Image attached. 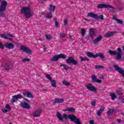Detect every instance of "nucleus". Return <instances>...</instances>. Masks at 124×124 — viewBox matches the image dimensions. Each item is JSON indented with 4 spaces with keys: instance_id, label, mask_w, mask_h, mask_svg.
<instances>
[{
    "instance_id": "1",
    "label": "nucleus",
    "mask_w": 124,
    "mask_h": 124,
    "mask_svg": "<svg viewBox=\"0 0 124 124\" xmlns=\"http://www.w3.org/2000/svg\"><path fill=\"white\" fill-rule=\"evenodd\" d=\"M56 116L58 120L61 121V122H63V119H65L66 121H67V119H69L71 122H73L76 124H82L81 121H80V119L76 118V116L73 114H68L67 115V114L63 113L62 115L60 112L57 111L56 112Z\"/></svg>"
},
{
    "instance_id": "2",
    "label": "nucleus",
    "mask_w": 124,
    "mask_h": 124,
    "mask_svg": "<svg viewBox=\"0 0 124 124\" xmlns=\"http://www.w3.org/2000/svg\"><path fill=\"white\" fill-rule=\"evenodd\" d=\"M118 53H117V51H113L111 50H108V53L110 56H113L114 55V56H116V60L117 61H119V60H121L122 59V55H123V52H122V49L121 48L118 47L117 48Z\"/></svg>"
},
{
    "instance_id": "3",
    "label": "nucleus",
    "mask_w": 124,
    "mask_h": 124,
    "mask_svg": "<svg viewBox=\"0 0 124 124\" xmlns=\"http://www.w3.org/2000/svg\"><path fill=\"white\" fill-rule=\"evenodd\" d=\"M7 1L3 0L1 1V5H0V16L1 17H3L5 16V13L4 11L6 10V6H7Z\"/></svg>"
},
{
    "instance_id": "4",
    "label": "nucleus",
    "mask_w": 124,
    "mask_h": 124,
    "mask_svg": "<svg viewBox=\"0 0 124 124\" xmlns=\"http://www.w3.org/2000/svg\"><path fill=\"white\" fill-rule=\"evenodd\" d=\"M31 10L30 7H24L21 9V13L25 14V16L27 19H30L32 15L31 13Z\"/></svg>"
},
{
    "instance_id": "5",
    "label": "nucleus",
    "mask_w": 124,
    "mask_h": 124,
    "mask_svg": "<svg viewBox=\"0 0 124 124\" xmlns=\"http://www.w3.org/2000/svg\"><path fill=\"white\" fill-rule=\"evenodd\" d=\"M87 16L88 17H91V18H93V19H96V20H98V19H100L101 20L104 19L103 15H101L100 16H98V15L95 14L93 13H88L87 14Z\"/></svg>"
},
{
    "instance_id": "6",
    "label": "nucleus",
    "mask_w": 124,
    "mask_h": 124,
    "mask_svg": "<svg viewBox=\"0 0 124 124\" xmlns=\"http://www.w3.org/2000/svg\"><path fill=\"white\" fill-rule=\"evenodd\" d=\"M66 62L67 64H73L74 65H77L78 64V61L75 60L73 57H69L67 60H66Z\"/></svg>"
},
{
    "instance_id": "7",
    "label": "nucleus",
    "mask_w": 124,
    "mask_h": 124,
    "mask_svg": "<svg viewBox=\"0 0 124 124\" xmlns=\"http://www.w3.org/2000/svg\"><path fill=\"white\" fill-rule=\"evenodd\" d=\"M97 8L99 9H102L103 8H111V9H115L113 6L108 5V4H100L97 6Z\"/></svg>"
},
{
    "instance_id": "8",
    "label": "nucleus",
    "mask_w": 124,
    "mask_h": 124,
    "mask_svg": "<svg viewBox=\"0 0 124 124\" xmlns=\"http://www.w3.org/2000/svg\"><path fill=\"white\" fill-rule=\"evenodd\" d=\"M21 98H23V96L21 95V94H18L17 95H16L12 96V98L11 100V103H14V102H16V100H18V99H21Z\"/></svg>"
},
{
    "instance_id": "9",
    "label": "nucleus",
    "mask_w": 124,
    "mask_h": 124,
    "mask_svg": "<svg viewBox=\"0 0 124 124\" xmlns=\"http://www.w3.org/2000/svg\"><path fill=\"white\" fill-rule=\"evenodd\" d=\"M20 50H22L23 51V52H25L27 54H29V55H31L32 54V52L31 50L28 48V47H27L24 46H22L20 47Z\"/></svg>"
},
{
    "instance_id": "10",
    "label": "nucleus",
    "mask_w": 124,
    "mask_h": 124,
    "mask_svg": "<svg viewBox=\"0 0 124 124\" xmlns=\"http://www.w3.org/2000/svg\"><path fill=\"white\" fill-rule=\"evenodd\" d=\"M95 31V30L94 29V28H91L90 30L89 36V37H91V38L92 39H93V38H94V36L96 35Z\"/></svg>"
},
{
    "instance_id": "11",
    "label": "nucleus",
    "mask_w": 124,
    "mask_h": 124,
    "mask_svg": "<svg viewBox=\"0 0 124 124\" xmlns=\"http://www.w3.org/2000/svg\"><path fill=\"white\" fill-rule=\"evenodd\" d=\"M114 67L117 72H119V73L121 74L122 76L124 77V70L123 69L120 68L118 65H114Z\"/></svg>"
},
{
    "instance_id": "12",
    "label": "nucleus",
    "mask_w": 124,
    "mask_h": 124,
    "mask_svg": "<svg viewBox=\"0 0 124 124\" xmlns=\"http://www.w3.org/2000/svg\"><path fill=\"white\" fill-rule=\"evenodd\" d=\"M86 87L87 89H88V91H91V92H94L95 93H96V89L93 84H89L88 85H86L85 86Z\"/></svg>"
},
{
    "instance_id": "13",
    "label": "nucleus",
    "mask_w": 124,
    "mask_h": 124,
    "mask_svg": "<svg viewBox=\"0 0 124 124\" xmlns=\"http://www.w3.org/2000/svg\"><path fill=\"white\" fill-rule=\"evenodd\" d=\"M102 35H99L96 39L93 40V44L96 45V44H97L99 42H100L101 40H102Z\"/></svg>"
},
{
    "instance_id": "14",
    "label": "nucleus",
    "mask_w": 124,
    "mask_h": 124,
    "mask_svg": "<svg viewBox=\"0 0 124 124\" xmlns=\"http://www.w3.org/2000/svg\"><path fill=\"white\" fill-rule=\"evenodd\" d=\"M20 105L21 107H22V108H24V109H31V106H30V105L26 102L20 104Z\"/></svg>"
},
{
    "instance_id": "15",
    "label": "nucleus",
    "mask_w": 124,
    "mask_h": 124,
    "mask_svg": "<svg viewBox=\"0 0 124 124\" xmlns=\"http://www.w3.org/2000/svg\"><path fill=\"white\" fill-rule=\"evenodd\" d=\"M41 113H42V110L40 109H37L35 110V111L33 112L32 116L33 117H39Z\"/></svg>"
},
{
    "instance_id": "16",
    "label": "nucleus",
    "mask_w": 124,
    "mask_h": 124,
    "mask_svg": "<svg viewBox=\"0 0 124 124\" xmlns=\"http://www.w3.org/2000/svg\"><path fill=\"white\" fill-rule=\"evenodd\" d=\"M91 78L92 79L93 82L94 83H99V84L101 83V82H102L101 80L97 79L96 76H95V75H92Z\"/></svg>"
},
{
    "instance_id": "17",
    "label": "nucleus",
    "mask_w": 124,
    "mask_h": 124,
    "mask_svg": "<svg viewBox=\"0 0 124 124\" xmlns=\"http://www.w3.org/2000/svg\"><path fill=\"white\" fill-rule=\"evenodd\" d=\"M4 46L5 48H7L8 49H13L14 48V44L13 43H5Z\"/></svg>"
},
{
    "instance_id": "18",
    "label": "nucleus",
    "mask_w": 124,
    "mask_h": 124,
    "mask_svg": "<svg viewBox=\"0 0 124 124\" xmlns=\"http://www.w3.org/2000/svg\"><path fill=\"white\" fill-rule=\"evenodd\" d=\"M115 33H117V31H113V32L108 31V32L106 33L104 36L105 37H112L114 35V34H115Z\"/></svg>"
},
{
    "instance_id": "19",
    "label": "nucleus",
    "mask_w": 124,
    "mask_h": 124,
    "mask_svg": "<svg viewBox=\"0 0 124 124\" xmlns=\"http://www.w3.org/2000/svg\"><path fill=\"white\" fill-rule=\"evenodd\" d=\"M63 101H64V100L62 98H55L52 102L56 104V103H62Z\"/></svg>"
},
{
    "instance_id": "20",
    "label": "nucleus",
    "mask_w": 124,
    "mask_h": 124,
    "mask_svg": "<svg viewBox=\"0 0 124 124\" xmlns=\"http://www.w3.org/2000/svg\"><path fill=\"white\" fill-rule=\"evenodd\" d=\"M24 96H27V97H30L31 98H33V95L32 94L31 92H27L23 93Z\"/></svg>"
},
{
    "instance_id": "21",
    "label": "nucleus",
    "mask_w": 124,
    "mask_h": 124,
    "mask_svg": "<svg viewBox=\"0 0 124 124\" xmlns=\"http://www.w3.org/2000/svg\"><path fill=\"white\" fill-rule=\"evenodd\" d=\"M86 54L88 58H93L95 59V54H94L93 52H86Z\"/></svg>"
},
{
    "instance_id": "22",
    "label": "nucleus",
    "mask_w": 124,
    "mask_h": 124,
    "mask_svg": "<svg viewBox=\"0 0 124 124\" xmlns=\"http://www.w3.org/2000/svg\"><path fill=\"white\" fill-rule=\"evenodd\" d=\"M59 55H55L53 56L51 59H50V62H58V61H59Z\"/></svg>"
},
{
    "instance_id": "23",
    "label": "nucleus",
    "mask_w": 124,
    "mask_h": 124,
    "mask_svg": "<svg viewBox=\"0 0 124 124\" xmlns=\"http://www.w3.org/2000/svg\"><path fill=\"white\" fill-rule=\"evenodd\" d=\"M98 57L101 58V59H105V56H104V54L102 53H99V54H95V58H98Z\"/></svg>"
},
{
    "instance_id": "24",
    "label": "nucleus",
    "mask_w": 124,
    "mask_h": 124,
    "mask_svg": "<svg viewBox=\"0 0 124 124\" xmlns=\"http://www.w3.org/2000/svg\"><path fill=\"white\" fill-rule=\"evenodd\" d=\"M65 111H67L68 112H71V113H75V109L73 108H67L65 109Z\"/></svg>"
},
{
    "instance_id": "25",
    "label": "nucleus",
    "mask_w": 124,
    "mask_h": 124,
    "mask_svg": "<svg viewBox=\"0 0 124 124\" xmlns=\"http://www.w3.org/2000/svg\"><path fill=\"white\" fill-rule=\"evenodd\" d=\"M103 111H104V107H102L99 110L97 111V116H101V114H102Z\"/></svg>"
},
{
    "instance_id": "26",
    "label": "nucleus",
    "mask_w": 124,
    "mask_h": 124,
    "mask_svg": "<svg viewBox=\"0 0 124 124\" xmlns=\"http://www.w3.org/2000/svg\"><path fill=\"white\" fill-rule=\"evenodd\" d=\"M56 9V7L55 6H53V5H49V8L48 9V10L50 11V12H55V10Z\"/></svg>"
},
{
    "instance_id": "27",
    "label": "nucleus",
    "mask_w": 124,
    "mask_h": 124,
    "mask_svg": "<svg viewBox=\"0 0 124 124\" xmlns=\"http://www.w3.org/2000/svg\"><path fill=\"white\" fill-rule=\"evenodd\" d=\"M63 66L64 69L66 71H67L68 70V69H72V67H68L67 68L66 67V65L64 64H61L60 65V67Z\"/></svg>"
},
{
    "instance_id": "28",
    "label": "nucleus",
    "mask_w": 124,
    "mask_h": 124,
    "mask_svg": "<svg viewBox=\"0 0 124 124\" xmlns=\"http://www.w3.org/2000/svg\"><path fill=\"white\" fill-rule=\"evenodd\" d=\"M50 83L51 84L52 87L53 88H57V85L56 84H57V82L56 80L51 79V80H50Z\"/></svg>"
},
{
    "instance_id": "29",
    "label": "nucleus",
    "mask_w": 124,
    "mask_h": 124,
    "mask_svg": "<svg viewBox=\"0 0 124 124\" xmlns=\"http://www.w3.org/2000/svg\"><path fill=\"white\" fill-rule=\"evenodd\" d=\"M107 113L108 116H111V115H113V113H114V109L113 108H110L108 109Z\"/></svg>"
},
{
    "instance_id": "30",
    "label": "nucleus",
    "mask_w": 124,
    "mask_h": 124,
    "mask_svg": "<svg viewBox=\"0 0 124 124\" xmlns=\"http://www.w3.org/2000/svg\"><path fill=\"white\" fill-rule=\"evenodd\" d=\"M53 17V13L52 12H49L48 14L46 15V18H47V19H51V18Z\"/></svg>"
},
{
    "instance_id": "31",
    "label": "nucleus",
    "mask_w": 124,
    "mask_h": 124,
    "mask_svg": "<svg viewBox=\"0 0 124 124\" xmlns=\"http://www.w3.org/2000/svg\"><path fill=\"white\" fill-rule=\"evenodd\" d=\"M110 96H111V99L112 100H115V98L117 97V96H116V94H115V93H110Z\"/></svg>"
},
{
    "instance_id": "32",
    "label": "nucleus",
    "mask_w": 124,
    "mask_h": 124,
    "mask_svg": "<svg viewBox=\"0 0 124 124\" xmlns=\"http://www.w3.org/2000/svg\"><path fill=\"white\" fill-rule=\"evenodd\" d=\"M79 59H80L81 62H84V61H87V62H89V61H90V59L87 58L86 57H83L82 56L80 57Z\"/></svg>"
},
{
    "instance_id": "33",
    "label": "nucleus",
    "mask_w": 124,
    "mask_h": 124,
    "mask_svg": "<svg viewBox=\"0 0 124 124\" xmlns=\"http://www.w3.org/2000/svg\"><path fill=\"white\" fill-rule=\"evenodd\" d=\"M58 57L59 59H66V55H65L64 54H60L58 55Z\"/></svg>"
},
{
    "instance_id": "34",
    "label": "nucleus",
    "mask_w": 124,
    "mask_h": 124,
    "mask_svg": "<svg viewBox=\"0 0 124 124\" xmlns=\"http://www.w3.org/2000/svg\"><path fill=\"white\" fill-rule=\"evenodd\" d=\"M81 35H82V36H85V35L86 34V30H85V29L81 28Z\"/></svg>"
},
{
    "instance_id": "35",
    "label": "nucleus",
    "mask_w": 124,
    "mask_h": 124,
    "mask_svg": "<svg viewBox=\"0 0 124 124\" xmlns=\"http://www.w3.org/2000/svg\"><path fill=\"white\" fill-rule=\"evenodd\" d=\"M62 84H63L65 86H70V83L65 81V80H63L62 82Z\"/></svg>"
},
{
    "instance_id": "36",
    "label": "nucleus",
    "mask_w": 124,
    "mask_h": 124,
    "mask_svg": "<svg viewBox=\"0 0 124 124\" xmlns=\"http://www.w3.org/2000/svg\"><path fill=\"white\" fill-rule=\"evenodd\" d=\"M5 108H6V109H7V110L8 111H11V107H10V106H9V105L6 104L5 105Z\"/></svg>"
},
{
    "instance_id": "37",
    "label": "nucleus",
    "mask_w": 124,
    "mask_h": 124,
    "mask_svg": "<svg viewBox=\"0 0 124 124\" xmlns=\"http://www.w3.org/2000/svg\"><path fill=\"white\" fill-rule=\"evenodd\" d=\"M46 77L47 79H48L49 81H52V77H51V75H50V74L46 75Z\"/></svg>"
},
{
    "instance_id": "38",
    "label": "nucleus",
    "mask_w": 124,
    "mask_h": 124,
    "mask_svg": "<svg viewBox=\"0 0 124 124\" xmlns=\"http://www.w3.org/2000/svg\"><path fill=\"white\" fill-rule=\"evenodd\" d=\"M95 69H100V68H104V66L100 65H96L95 66Z\"/></svg>"
},
{
    "instance_id": "39",
    "label": "nucleus",
    "mask_w": 124,
    "mask_h": 124,
    "mask_svg": "<svg viewBox=\"0 0 124 124\" xmlns=\"http://www.w3.org/2000/svg\"><path fill=\"white\" fill-rule=\"evenodd\" d=\"M116 22H117V24H119L120 25H123L124 24V21L120 19H118Z\"/></svg>"
},
{
    "instance_id": "40",
    "label": "nucleus",
    "mask_w": 124,
    "mask_h": 124,
    "mask_svg": "<svg viewBox=\"0 0 124 124\" xmlns=\"http://www.w3.org/2000/svg\"><path fill=\"white\" fill-rule=\"evenodd\" d=\"M10 67H9V65L6 64L5 65V69L6 70V71H9V70L10 69Z\"/></svg>"
},
{
    "instance_id": "41",
    "label": "nucleus",
    "mask_w": 124,
    "mask_h": 124,
    "mask_svg": "<svg viewBox=\"0 0 124 124\" xmlns=\"http://www.w3.org/2000/svg\"><path fill=\"white\" fill-rule=\"evenodd\" d=\"M0 37H1V38H4V39H7V37L6 36V35H4L3 34H0Z\"/></svg>"
},
{
    "instance_id": "42",
    "label": "nucleus",
    "mask_w": 124,
    "mask_h": 124,
    "mask_svg": "<svg viewBox=\"0 0 124 124\" xmlns=\"http://www.w3.org/2000/svg\"><path fill=\"white\" fill-rule=\"evenodd\" d=\"M6 36L7 37L8 36L9 37H14V35L12 34H10L9 33H6Z\"/></svg>"
},
{
    "instance_id": "43",
    "label": "nucleus",
    "mask_w": 124,
    "mask_h": 124,
    "mask_svg": "<svg viewBox=\"0 0 124 124\" xmlns=\"http://www.w3.org/2000/svg\"><path fill=\"white\" fill-rule=\"evenodd\" d=\"M46 37L48 40H51L52 39V36L50 35H46Z\"/></svg>"
},
{
    "instance_id": "44",
    "label": "nucleus",
    "mask_w": 124,
    "mask_h": 124,
    "mask_svg": "<svg viewBox=\"0 0 124 124\" xmlns=\"http://www.w3.org/2000/svg\"><path fill=\"white\" fill-rule=\"evenodd\" d=\"M116 93L119 95H122V94H123V92L120 90H116Z\"/></svg>"
},
{
    "instance_id": "45",
    "label": "nucleus",
    "mask_w": 124,
    "mask_h": 124,
    "mask_svg": "<svg viewBox=\"0 0 124 124\" xmlns=\"http://www.w3.org/2000/svg\"><path fill=\"white\" fill-rule=\"evenodd\" d=\"M65 36H66V35L65 34V33H60V37L62 38H64V37Z\"/></svg>"
},
{
    "instance_id": "46",
    "label": "nucleus",
    "mask_w": 124,
    "mask_h": 124,
    "mask_svg": "<svg viewBox=\"0 0 124 124\" xmlns=\"http://www.w3.org/2000/svg\"><path fill=\"white\" fill-rule=\"evenodd\" d=\"M31 61V59H27V58H24L23 59V62H30Z\"/></svg>"
},
{
    "instance_id": "47",
    "label": "nucleus",
    "mask_w": 124,
    "mask_h": 124,
    "mask_svg": "<svg viewBox=\"0 0 124 124\" xmlns=\"http://www.w3.org/2000/svg\"><path fill=\"white\" fill-rule=\"evenodd\" d=\"M95 103H96V101L95 100H93V102H91L92 106H95Z\"/></svg>"
},
{
    "instance_id": "48",
    "label": "nucleus",
    "mask_w": 124,
    "mask_h": 124,
    "mask_svg": "<svg viewBox=\"0 0 124 124\" xmlns=\"http://www.w3.org/2000/svg\"><path fill=\"white\" fill-rule=\"evenodd\" d=\"M0 48L3 49H4V45H3V44H2V43H1L0 42Z\"/></svg>"
},
{
    "instance_id": "49",
    "label": "nucleus",
    "mask_w": 124,
    "mask_h": 124,
    "mask_svg": "<svg viewBox=\"0 0 124 124\" xmlns=\"http://www.w3.org/2000/svg\"><path fill=\"white\" fill-rule=\"evenodd\" d=\"M55 24L56 28H59V27H60V24H59V22H58V21H55Z\"/></svg>"
},
{
    "instance_id": "50",
    "label": "nucleus",
    "mask_w": 124,
    "mask_h": 124,
    "mask_svg": "<svg viewBox=\"0 0 124 124\" xmlns=\"http://www.w3.org/2000/svg\"><path fill=\"white\" fill-rule=\"evenodd\" d=\"M9 111L7 109H2V112L3 113H7V112H9Z\"/></svg>"
},
{
    "instance_id": "51",
    "label": "nucleus",
    "mask_w": 124,
    "mask_h": 124,
    "mask_svg": "<svg viewBox=\"0 0 124 124\" xmlns=\"http://www.w3.org/2000/svg\"><path fill=\"white\" fill-rule=\"evenodd\" d=\"M64 24L65 25V26H66V25H67V20H66V19H64Z\"/></svg>"
},
{
    "instance_id": "52",
    "label": "nucleus",
    "mask_w": 124,
    "mask_h": 124,
    "mask_svg": "<svg viewBox=\"0 0 124 124\" xmlns=\"http://www.w3.org/2000/svg\"><path fill=\"white\" fill-rule=\"evenodd\" d=\"M117 122H118V123H119V124H121V123H122V120L120 119H117Z\"/></svg>"
},
{
    "instance_id": "53",
    "label": "nucleus",
    "mask_w": 124,
    "mask_h": 124,
    "mask_svg": "<svg viewBox=\"0 0 124 124\" xmlns=\"http://www.w3.org/2000/svg\"><path fill=\"white\" fill-rule=\"evenodd\" d=\"M90 124H94V122L93 120H91L90 121Z\"/></svg>"
},
{
    "instance_id": "54",
    "label": "nucleus",
    "mask_w": 124,
    "mask_h": 124,
    "mask_svg": "<svg viewBox=\"0 0 124 124\" xmlns=\"http://www.w3.org/2000/svg\"><path fill=\"white\" fill-rule=\"evenodd\" d=\"M23 100L24 101H27V102H28V103H30V100H28V99H27V98H24Z\"/></svg>"
},
{
    "instance_id": "55",
    "label": "nucleus",
    "mask_w": 124,
    "mask_h": 124,
    "mask_svg": "<svg viewBox=\"0 0 124 124\" xmlns=\"http://www.w3.org/2000/svg\"><path fill=\"white\" fill-rule=\"evenodd\" d=\"M124 99V97L123 96H120L119 97V100H121V101Z\"/></svg>"
},
{
    "instance_id": "56",
    "label": "nucleus",
    "mask_w": 124,
    "mask_h": 124,
    "mask_svg": "<svg viewBox=\"0 0 124 124\" xmlns=\"http://www.w3.org/2000/svg\"><path fill=\"white\" fill-rule=\"evenodd\" d=\"M7 39H8V40H10V41H12V40H13V38H12L7 37Z\"/></svg>"
},
{
    "instance_id": "57",
    "label": "nucleus",
    "mask_w": 124,
    "mask_h": 124,
    "mask_svg": "<svg viewBox=\"0 0 124 124\" xmlns=\"http://www.w3.org/2000/svg\"><path fill=\"white\" fill-rule=\"evenodd\" d=\"M113 19H114V20H115L116 21L118 20V18H117L116 16H113Z\"/></svg>"
},
{
    "instance_id": "58",
    "label": "nucleus",
    "mask_w": 124,
    "mask_h": 124,
    "mask_svg": "<svg viewBox=\"0 0 124 124\" xmlns=\"http://www.w3.org/2000/svg\"><path fill=\"white\" fill-rule=\"evenodd\" d=\"M39 2H40V3H44V2L42 0H39Z\"/></svg>"
},
{
    "instance_id": "59",
    "label": "nucleus",
    "mask_w": 124,
    "mask_h": 124,
    "mask_svg": "<svg viewBox=\"0 0 124 124\" xmlns=\"http://www.w3.org/2000/svg\"><path fill=\"white\" fill-rule=\"evenodd\" d=\"M121 114L122 115V116H124V112H121Z\"/></svg>"
},
{
    "instance_id": "60",
    "label": "nucleus",
    "mask_w": 124,
    "mask_h": 124,
    "mask_svg": "<svg viewBox=\"0 0 124 124\" xmlns=\"http://www.w3.org/2000/svg\"><path fill=\"white\" fill-rule=\"evenodd\" d=\"M121 102L122 103H124V99L121 100Z\"/></svg>"
},
{
    "instance_id": "61",
    "label": "nucleus",
    "mask_w": 124,
    "mask_h": 124,
    "mask_svg": "<svg viewBox=\"0 0 124 124\" xmlns=\"http://www.w3.org/2000/svg\"><path fill=\"white\" fill-rule=\"evenodd\" d=\"M84 20L85 21H90V20H89V19H88V18H84Z\"/></svg>"
},
{
    "instance_id": "62",
    "label": "nucleus",
    "mask_w": 124,
    "mask_h": 124,
    "mask_svg": "<svg viewBox=\"0 0 124 124\" xmlns=\"http://www.w3.org/2000/svg\"><path fill=\"white\" fill-rule=\"evenodd\" d=\"M122 50H123V51H124V46H122Z\"/></svg>"
},
{
    "instance_id": "63",
    "label": "nucleus",
    "mask_w": 124,
    "mask_h": 124,
    "mask_svg": "<svg viewBox=\"0 0 124 124\" xmlns=\"http://www.w3.org/2000/svg\"><path fill=\"white\" fill-rule=\"evenodd\" d=\"M69 38H72V36H71V35H69Z\"/></svg>"
},
{
    "instance_id": "64",
    "label": "nucleus",
    "mask_w": 124,
    "mask_h": 124,
    "mask_svg": "<svg viewBox=\"0 0 124 124\" xmlns=\"http://www.w3.org/2000/svg\"><path fill=\"white\" fill-rule=\"evenodd\" d=\"M87 40H89V41H90V42H91V40H90V38L88 37V38H87Z\"/></svg>"
}]
</instances>
